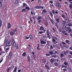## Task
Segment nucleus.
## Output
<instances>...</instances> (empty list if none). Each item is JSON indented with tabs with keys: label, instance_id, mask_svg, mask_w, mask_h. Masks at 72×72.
Instances as JSON below:
<instances>
[{
	"label": "nucleus",
	"instance_id": "f257e3e1",
	"mask_svg": "<svg viewBox=\"0 0 72 72\" xmlns=\"http://www.w3.org/2000/svg\"><path fill=\"white\" fill-rule=\"evenodd\" d=\"M4 42H6V44L5 46V47L10 46L12 45V41H11V40L10 39H5L4 40Z\"/></svg>",
	"mask_w": 72,
	"mask_h": 72
},
{
	"label": "nucleus",
	"instance_id": "f03ea898",
	"mask_svg": "<svg viewBox=\"0 0 72 72\" xmlns=\"http://www.w3.org/2000/svg\"><path fill=\"white\" fill-rule=\"evenodd\" d=\"M13 46L14 48H15L16 46V49H18V44H16V43H15V42L14 39L13 40Z\"/></svg>",
	"mask_w": 72,
	"mask_h": 72
},
{
	"label": "nucleus",
	"instance_id": "7ed1b4c3",
	"mask_svg": "<svg viewBox=\"0 0 72 72\" xmlns=\"http://www.w3.org/2000/svg\"><path fill=\"white\" fill-rule=\"evenodd\" d=\"M21 29H23V30H26V25L21 26Z\"/></svg>",
	"mask_w": 72,
	"mask_h": 72
},
{
	"label": "nucleus",
	"instance_id": "20e7f679",
	"mask_svg": "<svg viewBox=\"0 0 72 72\" xmlns=\"http://www.w3.org/2000/svg\"><path fill=\"white\" fill-rule=\"evenodd\" d=\"M47 33L48 35V38H49L50 39V34H49V31H47Z\"/></svg>",
	"mask_w": 72,
	"mask_h": 72
},
{
	"label": "nucleus",
	"instance_id": "39448f33",
	"mask_svg": "<svg viewBox=\"0 0 72 72\" xmlns=\"http://www.w3.org/2000/svg\"><path fill=\"white\" fill-rule=\"evenodd\" d=\"M13 32L15 34H16L17 33V29H15L14 30Z\"/></svg>",
	"mask_w": 72,
	"mask_h": 72
},
{
	"label": "nucleus",
	"instance_id": "423d86ee",
	"mask_svg": "<svg viewBox=\"0 0 72 72\" xmlns=\"http://www.w3.org/2000/svg\"><path fill=\"white\" fill-rule=\"evenodd\" d=\"M40 42L41 44H46V42L44 41L43 40H42Z\"/></svg>",
	"mask_w": 72,
	"mask_h": 72
},
{
	"label": "nucleus",
	"instance_id": "0eeeda50",
	"mask_svg": "<svg viewBox=\"0 0 72 72\" xmlns=\"http://www.w3.org/2000/svg\"><path fill=\"white\" fill-rule=\"evenodd\" d=\"M6 8H7V7H6V5H5L4 7V10L5 11V12H6Z\"/></svg>",
	"mask_w": 72,
	"mask_h": 72
},
{
	"label": "nucleus",
	"instance_id": "6e6552de",
	"mask_svg": "<svg viewBox=\"0 0 72 72\" xmlns=\"http://www.w3.org/2000/svg\"><path fill=\"white\" fill-rule=\"evenodd\" d=\"M56 4L57 6H58L59 8H60V5H59V3H57Z\"/></svg>",
	"mask_w": 72,
	"mask_h": 72
},
{
	"label": "nucleus",
	"instance_id": "1a4fd4ad",
	"mask_svg": "<svg viewBox=\"0 0 72 72\" xmlns=\"http://www.w3.org/2000/svg\"><path fill=\"white\" fill-rule=\"evenodd\" d=\"M11 27V25L10 24V23H9L8 24V28H10V27Z\"/></svg>",
	"mask_w": 72,
	"mask_h": 72
},
{
	"label": "nucleus",
	"instance_id": "9d476101",
	"mask_svg": "<svg viewBox=\"0 0 72 72\" xmlns=\"http://www.w3.org/2000/svg\"><path fill=\"white\" fill-rule=\"evenodd\" d=\"M27 6V5L25 3H23V7H24H24H26V6Z\"/></svg>",
	"mask_w": 72,
	"mask_h": 72
},
{
	"label": "nucleus",
	"instance_id": "9b49d317",
	"mask_svg": "<svg viewBox=\"0 0 72 72\" xmlns=\"http://www.w3.org/2000/svg\"><path fill=\"white\" fill-rule=\"evenodd\" d=\"M17 67H15V68L14 69V71H13V72H17L16 71H17Z\"/></svg>",
	"mask_w": 72,
	"mask_h": 72
},
{
	"label": "nucleus",
	"instance_id": "f8f14e48",
	"mask_svg": "<svg viewBox=\"0 0 72 72\" xmlns=\"http://www.w3.org/2000/svg\"><path fill=\"white\" fill-rule=\"evenodd\" d=\"M60 57L62 58L63 57H64V54L63 53H61L60 54Z\"/></svg>",
	"mask_w": 72,
	"mask_h": 72
},
{
	"label": "nucleus",
	"instance_id": "ddd939ff",
	"mask_svg": "<svg viewBox=\"0 0 72 72\" xmlns=\"http://www.w3.org/2000/svg\"><path fill=\"white\" fill-rule=\"evenodd\" d=\"M54 64L56 66H59V64L58 63H57V62H55L54 63Z\"/></svg>",
	"mask_w": 72,
	"mask_h": 72
},
{
	"label": "nucleus",
	"instance_id": "4468645a",
	"mask_svg": "<svg viewBox=\"0 0 72 72\" xmlns=\"http://www.w3.org/2000/svg\"><path fill=\"white\" fill-rule=\"evenodd\" d=\"M38 8L39 9H41L42 8V9H43L44 8V7H41L40 6H38Z\"/></svg>",
	"mask_w": 72,
	"mask_h": 72
},
{
	"label": "nucleus",
	"instance_id": "2eb2a0df",
	"mask_svg": "<svg viewBox=\"0 0 72 72\" xmlns=\"http://www.w3.org/2000/svg\"><path fill=\"white\" fill-rule=\"evenodd\" d=\"M44 29V28H43L42 26H41L40 28V30H43Z\"/></svg>",
	"mask_w": 72,
	"mask_h": 72
},
{
	"label": "nucleus",
	"instance_id": "dca6fc26",
	"mask_svg": "<svg viewBox=\"0 0 72 72\" xmlns=\"http://www.w3.org/2000/svg\"><path fill=\"white\" fill-rule=\"evenodd\" d=\"M2 24V21L1 20H0V28L1 27V24Z\"/></svg>",
	"mask_w": 72,
	"mask_h": 72
},
{
	"label": "nucleus",
	"instance_id": "f3484780",
	"mask_svg": "<svg viewBox=\"0 0 72 72\" xmlns=\"http://www.w3.org/2000/svg\"><path fill=\"white\" fill-rule=\"evenodd\" d=\"M10 34L12 36H13V35H14V33H13L12 32H10Z\"/></svg>",
	"mask_w": 72,
	"mask_h": 72
},
{
	"label": "nucleus",
	"instance_id": "a211bd4d",
	"mask_svg": "<svg viewBox=\"0 0 72 72\" xmlns=\"http://www.w3.org/2000/svg\"><path fill=\"white\" fill-rule=\"evenodd\" d=\"M64 64L65 65H66V66H67V65H68V63L67 62H64Z\"/></svg>",
	"mask_w": 72,
	"mask_h": 72
},
{
	"label": "nucleus",
	"instance_id": "6ab92c4d",
	"mask_svg": "<svg viewBox=\"0 0 72 72\" xmlns=\"http://www.w3.org/2000/svg\"><path fill=\"white\" fill-rule=\"evenodd\" d=\"M49 53L50 55L53 54V52L52 51H50L49 52Z\"/></svg>",
	"mask_w": 72,
	"mask_h": 72
},
{
	"label": "nucleus",
	"instance_id": "aec40b11",
	"mask_svg": "<svg viewBox=\"0 0 72 72\" xmlns=\"http://www.w3.org/2000/svg\"><path fill=\"white\" fill-rule=\"evenodd\" d=\"M66 42L67 43V44H69V42L70 41L69 40H66Z\"/></svg>",
	"mask_w": 72,
	"mask_h": 72
},
{
	"label": "nucleus",
	"instance_id": "412c9836",
	"mask_svg": "<svg viewBox=\"0 0 72 72\" xmlns=\"http://www.w3.org/2000/svg\"><path fill=\"white\" fill-rule=\"evenodd\" d=\"M26 10V9H24L22 10V12H24Z\"/></svg>",
	"mask_w": 72,
	"mask_h": 72
},
{
	"label": "nucleus",
	"instance_id": "4be33fe9",
	"mask_svg": "<svg viewBox=\"0 0 72 72\" xmlns=\"http://www.w3.org/2000/svg\"><path fill=\"white\" fill-rule=\"evenodd\" d=\"M66 26H72V24H71L70 23L69 24H66Z\"/></svg>",
	"mask_w": 72,
	"mask_h": 72
},
{
	"label": "nucleus",
	"instance_id": "5701e85b",
	"mask_svg": "<svg viewBox=\"0 0 72 72\" xmlns=\"http://www.w3.org/2000/svg\"><path fill=\"white\" fill-rule=\"evenodd\" d=\"M9 55L12 56V55H13L12 54V52H10L9 53Z\"/></svg>",
	"mask_w": 72,
	"mask_h": 72
},
{
	"label": "nucleus",
	"instance_id": "b1692460",
	"mask_svg": "<svg viewBox=\"0 0 72 72\" xmlns=\"http://www.w3.org/2000/svg\"><path fill=\"white\" fill-rule=\"evenodd\" d=\"M18 3V0H17L15 2V4H17Z\"/></svg>",
	"mask_w": 72,
	"mask_h": 72
},
{
	"label": "nucleus",
	"instance_id": "393cba45",
	"mask_svg": "<svg viewBox=\"0 0 72 72\" xmlns=\"http://www.w3.org/2000/svg\"><path fill=\"white\" fill-rule=\"evenodd\" d=\"M43 63H44V64L46 63V60L45 59H44L43 60Z\"/></svg>",
	"mask_w": 72,
	"mask_h": 72
},
{
	"label": "nucleus",
	"instance_id": "a878e982",
	"mask_svg": "<svg viewBox=\"0 0 72 72\" xmlns=\"http://www.w3.org/2000/svg\"><path fill=\"white\" fill-rule=\"evenodd\" d=\"M46 68H47V69H49L50 68L49 67H48V66L47 65H46Z\"/></svg>",
	"mask_w": 72,
	"mask_h": 72
},
{
	"label": "nucleus",
	"instance_id": "bb28decb",
	"mask_svg": "<svg viewBox=\"0 0 72 72\" xmlns=\"http://www.w3.org/2000/svg\"><path fill=\"white\" fill-rule=\"evenodd\" d=\"M66 21H67V22L69 21V18L68 17H67L66 18Z\"/></svg>",
	"mask_w": 72,
	"mask_h": 72
},
{
	"label": "nucleus",
	"instance_id": "cd10ccee",
	"mask_svg": "<svg viewBox=\"0 0 72 72\" xmlns=\"http://www.w3.org/2000/svg\"><path fill=\"white\" fill-rule=\"evenodd\" d=\"M41 18V17L40 16L38 18V20H40Z\"/></svg>",
	"mask_w": 72,
	"mask_h": 72
},
{
	"label": "nucleus",
	"instance_id": "c85d7f7f",
	"mask_svg": "<svg viewBox=\"0 0 72 72\" xmlns=\"http://www.w3.org/2000/svg\"><path fill=\"white\" fill-rule=\"evenodd\" d=\"M12 57V56H11V55H9L8 58L9 59H10V58H11V57Z\"/></svg>",
	"mask_w": 72,
	"mask_h": 72
},
{
	"label": "nucleus",
	"instance_id": "c756f323",
	"mask_svg": "<svg viewBox=\"0 0 72 72\" xmlns=\"http://www.w3.org/2000/svg\"><path fill=\"white\" fill-rule=\"evenodd\" d=\"M25 8L26 9H27L28 10H29V9H30V8L27 6Z\"/></svg>",
	"mask_w": 72,
	"mask_h": 72
},
{
	"label": "nucleus",
	"instance_id": "7c9ffc66",
	"mask_svg": "<svg viewBox=\"0 0 72 72\" xmlns=\"http://www.w3.org/2000/svg\"><path fill=\"white\" fill-rule=\"evenodd\" d=\"M29 37L30 39H32V36H31V35H30L29 36Z\"/></svg>",
	"mask_w": 72,
	"mask_h": 72
},
{
	"label": "nucleus",
	"instance_id": "2f4dec72",
	"mask_svg": "<svg viewBox=\"0 0 72 72\" xmlns=\"http://www.w3.org/2000/svg\"><path fill=\"white\" fill-rule=\"evenodd\" d=\"M55 26H56V27H57V28L58 27V24H57V23H55Z\"/></svg>",
	"mask_w": 72,
	"mask_h": 72
},
{
	"label": "nucleus",
	"instance_id": "473e14b6",
	"mask_svg": "<svg viewBox=\"0 0 72 72\" xmlns=\"http://www.w3.org/2000/svg\"><path fill=\"white\" fill-rule=\"evenodd\" d=\"M56 21L57 22H58V23L59 22V19H57Z\"/></svg>",
	"mask_w": 72,
	"mask_h": 72
},
{
	"label": "nucleus",
	"instance_id": "72a5a7b5",
	"mask_svg": "<svg viewBox=\"0 0 72 72\" xmlns=\"http://www.w3.org/2000/svg\"><path fill=\"white\" fill-rule=\"evenodd\" d=\"M0 7L1 8L2 7V3L1 2H0Z\"/></svg>",
	"mask_w": 72,
	"mask_h": 72
},
{
	"label": "nucleus",
	"instance_id": "f704fd0d",
	"mask_svg": "<svg viewBox=\"0 0 72 72\" xmlns=\"http://www.w3.org/2000/svg\"><path fill=\"white\" fill-rule=\"evenodd\" d=\"M69 8H70V9H71L72 8V4H70Z\"/></svg>",
	"mask_w": 72,
	"mask_h": 72
},
{
	"label": "nucleus",
	"instance_id": "c9c22d12",
	"mask_svg": "<svg viewBox=\"0 0 72 72\" xmlns=\"http://www.w3.org/2000/svg\"><path fill=\"white\" fill-rule=\"evenodd\" d=\"M50 61L51 62H54V60L51 59L50 60Z\"/></svg>",
	"mask_w": 72,
	"mask_h": 72
},
{
	"label": "nucleus",
	"instance_id": "e433bc0d",
	"mask_svg": "<svg viewBox=\"0 0 72 72\" xmlns=\"http://www.w3.org/2000/svg\"><path fill=\"white\" fill-rule=\"evenodd\" d=\"M34 8L35 9H39V6H36Z\"/></svg>",
	"mask_w": 72,
	"mask_h": 72
},
{
	"label": "nucleus",
	"instance_id": "4c0bfd02",
	"mask_svg": "<svg viewBox=\"0 0 72 72\" xmlns=\"http://www.w3.org/2000/svg\"><path fill=\"white\" fill-rule=\"evenodd\" d=\"M11 68H9L7 70V72H9V71L10 69Z\"/></svg>",
	"mask_w": 72,
	"mask_h": 72
},
{
	"label": "nucleus",
	"instance_id": "58836bf2",
	"mask_svg": "<svg viewBox=\"0 0 72 72\" xmlns=\"http://www.w3.org/2000/svg\"><path fill=\"white\" fill-rule=\"evenodd\" d=\"M63 23L64 24V25H65V24H66V22L65 21H63Z\"/></svg>",
	"mask_w": 72,
	"mask_h": 72
},
{
	"label": "nucleus",
	"instance_id": "ea45409f",
	"mask_svg": "<svg viewBox=\"0 0 72 72\" xmlns=\"http://www.w3.org/2000/svg\"><path fill=\"white\" fill-rule=\"evenodd\" d=\"M52 12L53 13V14H55V11H54V10H53L52 11Z\"/></svg>",
	"mask_w": 72,
	"mask_h": 72
},
{
	"label": "nucleus",
	"instance_id": "a19ab883",
	"mask_svg": "<svg viewBox=\"0 0 72 72\" xmlns=\"http://www.w3.org/2000/svg\"><path fill=\"white\" fill-rule=\"evenodd\" d=\"M50 49H53V46L51 45L50 46Z\"/></svg>",
	"mask_w": 72,
	"mask_h": 72
},
{
	"label": "nucleus",
	"instance_id": "79ce46f5",
	"mask_svg": "<svg viewBox=\"0 0 72 72\" xmlns=\"http://www.w3.org/2000/svg\"><path fill=\"white\" fill-rule=\"evenodd\" d=\"M53 57H54V58H55L56 57H57V56L56 55H53Z\"/></svg>",
	"mask_w": 72,
	"mask_h": 72
},
{
	"label": "nucleus",
	"instance_id": "37998d69",
	"mask_svg": "<svg viewBox=\"0 0 72 72\" xmlns=\"http://www.w3.org/2000/svg\"><path fill=\"white\" fill-rule=\"evenodd\" d=\"M28 49L29 50H31V48L28 47Z\"/></svg>",
	"mask_w": 72,
	"mask_h": 72
},
{
	"label": "nucleus",
	"instance_id": "c03bdc74",
	"mask_svg": "<svg viewBox=\"0 0 72 72\" xmlns=\"http://www.w3.org/2000/svg\"><path fill=\"white\" fill-rule=\"evenodd\" d=\"M64 51V54L65 55H67V53H66V51Z\"/></svg>",
	"mask_w": 72,
	"mask_h": 72
},
{
	"label": "nucleus",
	"instance_id": "a18cd8bd",
	"mask_svg": "<svg viewBox=\"0 0 72 72\" xmlns=\"http://www.w3.org/2000/svg\"><path fill=\"white\" fill-rule=\"evenodd\" d=\"M28 60L29 63H30L31 62V60L30 59H28Z\"/></svg>",
	"mask_w": 72,
	"mask_h": 72
},
{
	"label": "nucleus",
	"instance_id": "49530a36",
	"mask_svg": "<svg viewBox=\"0 0 72 72\" xmlns=\"http://www.w3.org/2000/svg\"><path fill=\"white\" fill-rule=\"evenodd\" d=\"M45 9H44V10L43 11V12H44V13H46V10H45Z\"/></svg>",
	"mask_w": 72,
	"mask_h": 72
},
{
	"label": "nucleus",
	"instance_id": "de8ad7c7",
	"mask_svg": "<svg viewBox=\"0 0 72 72\" xmlns=\"http://www.w3.org/2000/svg\"><path fill=\"white\" fill-rule=\"evenodd\" d=\"M46 55L47 56H50V55H49V54H46Z\"/></svg>",
	"mask_w": 72,
	"mask_h": 72
},
{
	"label": "nucleus",
	"instance_id": "09e8293b",
	"mask_svg": "<svg viewBox=\"0 0 72 72\" xmlns=\"http://www.w3.org/2000/svg\"><path fill=\"white\" fill-rule=\"evenodd\" d=\"M55 54H58V52L57 51H55Z\"/></svg>",
	"mask_w": 72,
	"mask_h": 72
},
{
	"label": "nucleus",
	"instance_id": "8fccbe9b",
	"mask_svg": "<svg viewBox=\"0 0 72 72\" xmlns=\"http://www.w3.org/2000/svg\"><path fill=\"white\" fill-rule=\"evenodd\" d=\"M47 36L46 35H44L43 36V37H44V38H45V37H46Z\"/></svg>",
	"mask_w": 72,
	"mask_h": 72
},
{
	"label": "nucleus",
	"instance_id": "3c124183",
	"mask_svg": "<svg viewBox=\"0 0 72 72\" xmlns=\"http://www.w3.org/2000/svg\"><path fill=\"white\" fill-rule=\"evenodd\" d=\"M25 55H26V53H24L23 54H22V55L23 56H24Z\"/></svg>",
	"mask_w": 72,
	"mask_h": 72
},
{
	"label": "nucleus",
	"instance_id": "603ef678",
	"mask_svg": "<svg viewBox=\"0 0 72 72\" xmlns=\"http://www.w3.org/2000/svg\"><path fill=\"white\" fill-rule=\"evenodd\" d=\"M27 58L28 60L30 59V57L29 56H28Z\"/></svg>",
	"mask_w": 72,
	"mask_h": 72
},
{
	"label": "nucleus",
	"instance_id": "864d4df0",
	"mask_svg": "<svg viewBox=\"0 0 72 72\" xmlns=\"http://www.w3.org/2000/svg\"><path fill=\"white\" fill-rule=\"evenodd\" d=\"M38 3L39 4H40V3H41V1H40V0H38Z\"/></svg>",
	"mask_w": 72,
	"mask_h": 72
},
{
	"label": "nucleus",
	"instance_id": "5fc2aeb1",
	"mask_svg": "<svg viewBox=\"0 0 72 72\" xmlns=\"http://www.w3.org/2000/svg\"><path fill=\"white\" fill-rule=\"evenodd\" d=\"M46 26H48V22H46Z\"/></svg>",
	"mask_w": 72,
	"mask_h": 72
},
{
	"label": "nucleus",
	"instance_id": "6e6d98bb",
	"mask_svg": "<svg viewBox=\"0 0 72 72\" xmlns=\"http://www.w3.org/2000/svg\"><path fill=\"white\" fill-rule=\"evenodd\" d=\"M53 42H55V39H53Z\"/></svg>",
	"mask_w": 72,
	"mask_h": 72
},
{
	"label": "nucleus",
	"instance_id": "4d7b16f0",
	"mask_svg": "<svg viewBox=\"0 0 72 72\" xmlns=\"http://www.w3.org/2000/svg\"><path fill=\"white\" fill-rule=\"evenodd\" d=\"M42 32H39V33H40V34H41V33H42Z\"/></svg>",
	"mask_w": 72,
	"mask_h": 72
},
{
	"label": "nucleus",
	"instance_id": "13d9d810",
	"mask_svg": "<svg viewBox=\"0 0 72 72\" xmlns=\"http://www.w3.org/2000/svg\"><path fill=\"white\" fill-rule=\"evenodd\" d=\"M53 31L54 32H55V29H54V28H53Z\"/></svg>",
	"mask_w": 72,
	"mask_h": 72
},
{
	"label": "nucleus",
	"instance_id": "bf43d9fd",
	"mask_svg": "<svg viewBox=\"0 0 72 72\" xmlns=\"http://www.w3.org/2000/svg\"><path fill=\"white\" fill-rule=\"evenodd\" d=\"M62 44H63V45H64V44H66V43H65L64 42H62Z\"/></svg>",
	"mask_w": 72,
	"mask_h": 72
},
{
	"label": "nucleus",
	"instance_id": "052dcab7",
	"mask_svg": "<svg viewBox=\"0 0 72 72\" xmlns=\"http://www.w3.org/2000/svg\"><path fill=\"white\" fill-rule=\"evenodd\" d=\"M52 23L54 25L55 24V22H54V21H53V22H52Z\"/></svg>",
	"mask_w": 72,
	"mask_h": 72
},
{
	"label": "nucleus",
	"instance_id": "680f3d73",
	"mask_svg": "<svg viewBox=\"0 0 72 72\" xmlns=\"http://www.w3.org/2000/svg\"><path fill=\"white\" fill-rule=\"evenodd\" d=\"M9 48H8L6 49V50H9Z\"/></svg>",
	"mask_w": 72,
	"mask_h": 72
},
{
	"label": "nucleus",
	"instance_id": "e2e57ef3",
	"mask_svg": "<svg viewBox=\"0 0 72 72\" xmlns=\"http://www.w3.org/2000/svg\"><path fill=\"white\" fill-rule=\"evenodd\" d=\"M62 16L63 18H64V15H62Z\"/></svg>",
	"mask_w": 72,
	"mask_h": 72
},
{
	"label": "nucleus",
	"instance_id": "0e129e2a",
	"mask_svg": "<svg viewBox=\"0 0 72 72\" xmlns=\"http://www.w3.org/2000/svg\"><path fill=\"white\" fill-rule=\"evenodd\" d=\"M50 21H51L52 23V22H54V21H53V20H52V19H51Z\"/></svg>",
	"mask_w": 72,
	"mask_h": 72
},
{
	"label": "nucleus",
	"instance_id": "69168bd1",
	"mask_svg": "<svg viewBox=\"0 0 72 72\" xmlns=\"http://www.w3.org/2000/svg\"><path fill=\"white\" fill-rule=\"evenodd\" d=\"M21 69H19V70H18V72H21Z\"/></svg>",
	"mask_w": 72,
	"mask_h": 72
},
{
	"label": "nucleus",
	"instance_id": "338daca9",
	"mask_svg": "<svg viewBox=\"0 0 72 72\" xmlns=\"http://www.w3.org/2000/svg\"><path fill=\"white\" fill-rule=\"evenodd\" d=\"M50 3H51V4H53V1H50Z\"/></svg>",
	"mask_w": 72,
	"mask_h": 72
},
{
	"label": "nucleus",
	"instance_id": "774afa93",
	"mask_svg": "<svg viewBox=\"0 0 72 72\" xmlns=\"http://www.w3.org/2000/svg\"><path fill=\"white\" fill-rule=\"evenodd\" d=\"M69 53L70 54H71V55H72V52H71V51L70 52H69Z\"/></svg>",
	"mask_w": 72,
	"mask_h": 72
}]
</instances>
